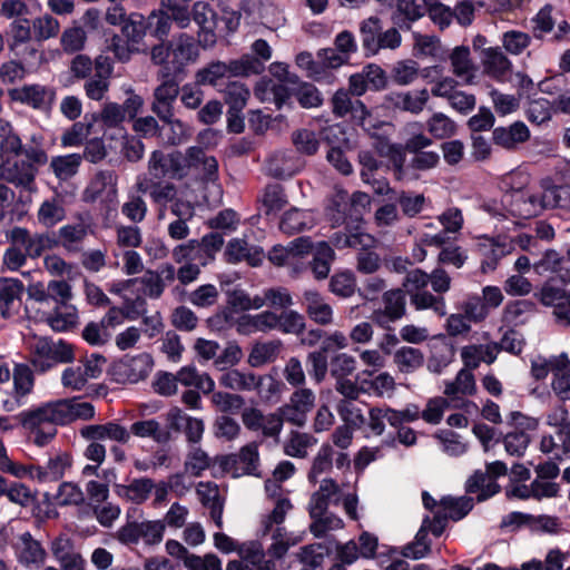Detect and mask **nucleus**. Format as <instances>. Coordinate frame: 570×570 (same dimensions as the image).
Returning a JSON list of instances; mask_svg holds the SVG:
<instances>
[{
	"label": "nucleus",
	"instance_id": "nucleus-1",
	"mask_svg": "<svg viewBox=\"0 0 570 570\" xmlns=\"http://www.w3.org/2000/svg\"><path fill=\"white\" fill-rule=\"evenodd\" d=\"M199 39L181 32L173 40L159 41L150 47L149 59L153 66L161 68L165 76L173 73L179 76L185 72L189 63L199 57Z\"/></svg>",
	"mask_w": 570,
	"mask_h": 570
},
{
	"label": "nucleus",
	"instance_id": "nucleus-2",
	"mask_svg": "<svg viewBox=\"0 0 570 570\" xmlns=\"http://www.w3.org/2000/svg\"><path fill=\"white\" fill-rule=\"evenodd\" d=\"M160 83L154 89L151 111L173 129L178 128L179 134L175 137H168L167 144L170 146L180 145L188 136L184 122L175 117V102L180 94L178 81L173 73H165L159 68L157 72Z\"/></svg>",
	"mask_w": 570,
	"mask_h": 570
},
{
	"label": "nucleus",
	"instance_id": "nucleus-3",
	"mask_svg": "<svg viewBox=\"0 0 570 570\" xmlns=\"http://www.w3.org/2000/svg\"><path fill=\"white\" fill-rule=\"evenodd\" d=\"M82 439L89 441L85 450V456L95 462L97 465L102 464L106 459V446L99 441L110 440L120 444H126L130 441V434L126 426L109 421L104 424H89L79 430Z\"/></svg>",
	"mask_w": 570,
	"mask_h": 570
},
{
	"label": "nucleus",
	"instance_id": "nucleus-4",
	"mask_svg": "<svg viewBox=\"0 0 570 570\" xmlns=\"http://www.w3.org/2000/svg\"><path fill=\"white\" fill-rule=\"evenodd\" d=\"M75 348L63 340L38 337L30 347L29 362L37 372L45 373L58 364L71 363Z\"/></svg>",
	"mask_w": 570,
	"mask_h": 570
},
{
	"label": "nucleus",
	"instance_id": "nucleus-5",
	"mask_svg": "<svg viewBox=\"0 0 570 570\" xmlns=\"http://www.w3.org/2000/svg\"><path fill=\"white\" fill-rule=\"evenodd\" d=\"M313 245L308 238L298 237L287 245L273 246L267 258L276 267H286L294 275L301 274L306 268V257L312 253Z\"/></svg>",
	"mask_w": 570,
	"mask_h": 570
},
{
	"label": "nucleus",
	"instance_id": "nucleus-6",
	"mask_svg": "<svg viewBox=\"0 0 570 570\" xmlns=\"http://www.w3.org/2000/svg\"><path fill=\"white\" fill-rule=\"evenodd\" d=\"M176 276V268L173 264H163L159 271L147 269L139 278L126 279L111 288V292L120 293L122 289L139 283L145 296L157 299L166 288L167 283H173Z\"/></svg>",
	"mask_w": 570,
	"mask_h": 570
},
{
	"label": "nucleus",
	"instance_id": "nucleus-7",
	"mask_svg": "<svg viewBox=\"0 0 570 570\" xmlns=\"http://www.w3.org/2000/svg\"><path fill=\"white\" fill-rule=\"evenodd\" d=\"M105 363L106 358L100 354L86 356L77 365L68 366L62 371V386L73 392L82 391L89 380L100 376Z\"/></svg>",
	"mask_w": 570,
	"mask_h": 570
},
{
	"label": "nucleus",
	"instance_id": "nucleus-8",
	"mask_svg": "<svg viewBox=\"0 0 570 570\" xmlns=\"http://www.w3.org/2000/svg\"><path fill=\"white\" fill-rule=\"evenodd\" d=\"M136 189L139 193L148 194L151 202L160 207L159 218L165 216V208L169 205L170 212L176 203H190L178 196V187L171 181H164L160 179L145 178L138 180Z\"/></svg>",
	"mask_w": 570,
	"mask_h": 570
},
{
	"label": "nucleus",
	"instance_id": "nucleus-9",
	"mask_svg": "<svg viewBox=\"0 0 570 570\" xmlns=\"http://www.w3.org/2000/svg\"><path fill=\"white\" fill-rule=\"evenodd\" d=\"M165 523L161 520H147L142 522H129L117 532V539L124 544H134L142 540L148 546H155L163 541Z\"/></svg>",
	"mask_w": 570,
	"mask_h": 570
},
{
	"label": "nucleus",
	"instance_id": "nucleus-10",
	"mask_svg": "<svg viewBox=\"0 0 570 570\" xmlns=\"http://www.w3.org/2000/svg\"><path fill=\"white\" fill-rule=\"evenodd\" d=\"M482 75L494 82H507L513 73V62L501 47H487L480 52Z\"/></svg>",
	"mask_w": 570,
	"mask_h": 570
},
{
	"label": "nucleus",
	"instance_id": "nucleus-11",
	"mask_svg": "<svg viewBox=\"0 0 570 570\" xmlns=\"http://www.w3.org/2000/svg\"><path fill=\"white\" fill-rule=\"evenodd\" d=\"M37 167L23 159H11L0 154V179L27 190L32 188Z\"/></svg>",
	"mask_w": 570,
	"mask_h": 570
},
{
	"label": "nucleus",
	"instance_id": "nucleus-12",
	"mask_svg": "<svg viewBox=\"0 0 570 570\" xmlns=\"http://www.w3.org/2000/svg\"><path fill=\"white\" fill-rule=\"evenodd\" d=\"M383 308L373 311L372 321L386 328L390 323L401 320L406 313L405 293L402 288H393L383 293Z\"/></svg>",
	"mask_w": 570,
	"mask_h": 570
},
{
	"label": "nucleus",
	"instance_id": "nucleus-13",
	"mask_svg": "<svg viewBox=\"0 0 570 570\" xmlns=\"http://www.w3.org/2000/svg\"><path fill=\"white\" fill-rule=\"evenodd\" d=\"M476 393V382L472 370L464 366L461 368L453 381L446 382L443 394L452 403L453 407H462L470 402L465 397L473 396Z\"/></svg>",
	"mask_w": 570,
	"mask_h": 570
},
{
	"label": "nucleus",
	"instance_id": "nucleus-14",
	"mask_svg": "<svg viewBox=\"0 0 570 570\" xmlns=\"http://www.w3.org/2000/svg\"><path fill=\"white\" fill-rule=\"evenodd\" d=\"M452 76L468 86L476 83L478 65L473 60L469 46L460 45L451 49L448 56Z\"/></svg>",
	"mask_w": 570,
	"mask_h": 570
},
{
	"label": "nucleus",
	"instance_id": "nucleus-15",
	"mask_svg": "<svg viewBox=\"0 0 570 570\" xmlns=\"http://www.w3.org/2000/svg\"><path fill=\"white\" fill-rule=\"evenodd\" d=\"M533 271L541 276L552 275L561 284H570V261L556 249H547L533 264Z\"/></svg>",
	"mask_w": 570,
	"mask_h": 570
},
{
	"label": "nucleus",
	"instance_id": "nucleus-16",
	"mask_svg": "<svg viewBox=\"0 0 570 570\" xmlns=\"http://www.w3.org/2000/svg\"><path fill=\"white\" fill-rule=\"evenodd\" d=\"M153 365V358L147 353L128 357L116 365V381L119 383H138L144 381L151 372Z\"/></svg>",
	"mask_w": 570,
	"mask_h": 570
},
{
	"label": "nucleus",
	"instance_id": "nucleus-17",
	"mask_svg": "<svg viewBox=\"0 0 570 570\" xmlns=\"http://www.w3.org/2000/svg\"><path fill=\"white\" fill-rule=\"evenodd\" d=\"M50 551L62 570H85V559L75 547V541L61 533L50 543Z\"/></svg>",
	"mask_w": 570,
	"mask_h": 570
},
{
	"label": "nucleus",
	"instance_id": "nucleus-18",
	"mask_svg": "<svg viewBox=\"0 0 570 570\" xmlns=\"http://www.w3.org/2000/svg\"><path fill=\"white\" fill-rule=\"evenodd\" d=\"M20 424L27 430H38L43 424H62L60 400L24 411L18 415Z\"/></svg>",
	"mask_w": 570,
	"mask_h": 570
},
{
	"label": "nucleus",
	"instance_id": "nucleus-19",
	"mask_svg": "<svg viewBox=\"0 0 570 570\" xmlns=\"http://www.w3.org/2000/svg\"><path fill=\"white\" fill-rule=\"evenodd\" d=\"M196 494L203 507L209 510V515L215 524L222 528L225 498L220 494L218 484L212 481L198 482Z\"/></svg>",
	"mask_w": 570,
	"mask_h": 570
},
{
	"label": "nucleus",
	"instance_id": "nucleus-20",
	"mask_svg": "<svg viewBox=\"0 0 570 570\" xmlns=\"http://www.w3.org/2000/svg\"><path fill=\"white\" fill-rule=\"evenodd\" d=\"M193 19L199 26L198 38L202 47L208 48L216 43L214 29L216 27V12L204 1L193 6Z\"/></svg>",
	"mask_w": 570,
	"mask_h": 570
},
{
	"label": "nucleus",
	"instance_id": "nucleus-21",
	"mask_svg": "<svg viewBox=\"0 0 570 570\" xmlns=\"http://www.w3.org/2000/svg\"><path fill=\"white\" fill-rule=\"evenodd\" d=\"M13 100L29 105L35 109H49L55 100L56 92L53 89L35 83L23 86L10 91Z\"/></svg>",
	"mask_w": 570,
	"mask_h": 570
},
{
	"label": "nucleus",
	"instance_id": "nucleus-22",
	"mask_svg": "<svg viewBox=\"0 0 570 570\" xmlns=\"http://www.w3.org/2000/svg\"><path fill=\"white\" fill-rule=\"evenodd\" d=\"M342 487L332 478L320 481L318 488L311 494L307 510H330V504L341 501Z\"/></svg>",
	"mask_w": 570,
	"mask_h": 570
},
{
	"label": "nucleus",
	"instance_id": "nucleus-23",
	"mask_svg": "<svg viewBox=\"0 0 570 570\" xmlns=\"http://www.w3.org/2000/svg\"><path fill=\"white\" fill-rule=\"evenodd\" d=\"M305 311L308 317L318 325H330L333 323V307L317 291H305L303 294Z\"/></svg>",
	"mask_w": 570,
	"mask_h": 570
},
{
	"label": "nucleus",
	"instance_id": "nucleus-24",
	"mask_svg": "<svg viewBox=\"0 0 570 570\" xmlns=\"http://www.w3.org/2000/svg\"><path fill=\"white\" fill-rule=\"evenodd\" d=\"M424 353L413 346H401L393 353V364L396 372L403 376L413 375L424 365Z\"/></svg>",
	"mask_w": 570,
	"mask_h": 570
},
{
	"label": "nucleus",
	"instance_id": "nucleus-25",
	"mask_svg": "<svg viewBox=\"0 0 570 570\" xmlns=\"http://www.w3.org/2000/svg\"><path fill=\"white\" fill-rule=\"evenodd\" d=\"M91 232V226L83 222L67 224L58 229L56 239L58 246H62L68 253H78L81 249V244Z\"/></svg>",
	"mask_w": 570,
	"mask_h": 570
},
{
	"label": "nucleus",
	"instance_id": "nucleus-26",
	"mask_svg": "<svg viewBox=\"0 0 570 570\" xmlns=\"http://www.w3.org/2000/svg\"><path fill=\"white\" fill-rule=\"evenodd\" d=\"M497 357L498 347L495 342L466 345L461 350L464 366L472 371L478 368L481 363L492 364Z\"/></svg>",
	"mask_w": 570,
	"mask_h": 570
},
{
	"label": "nucleus",
	"instance_id": "nucleus-27",
	"mask_svg": "<svg viewBox=\"0 0 570 570\" xmlns=\"http://www.w3.org/2000/svg\"><path fill=\"white\" fill-rule=\"evenodd\" d=\"M307 511L311 518L308 530L315 538H325L330 532L344 528V521L330 510Z\"/></svg>",
	"mask_w": 570,
	"mask_h": 570
},
{
	"label": "nucleus",
	"instance_id": "nucleus-28",
	"mask_svg": "<svg viewBox=\"0 0 570 570\" xmlns=\"http://www.w3.org/2000/svg\"><path fill=\"white\" fill-rule=\"evenodd\" d=\"M67 217L62 197L53 196L45 199L37 210V222L45 228H53Z\"/></svg>",
	"mask_w": 570,
	"mask_h": 570
},
{
	"label": "nucleus",
	"instance_id": "nucleus-29",
	"mask_svg": "<svg viewBox=\"0 0 570 570\" xmlns=\"http://www.w3.org/2000/svg\"><path fill=\"white\" fill-rule=\"evenodd\" d=\"M540 198L535 190L518 191L511 202V213L519 218L529 219L543 212Z\"/></svg>",
	"mask_w": 570,
	"mask_h": 570
},
{
	"label": "nucleus",
	"instance_id": "nucleus-30",
	"mask_svg": "<svg viewBox=\"0 0 570 570\" xmlns=\"http://www.w3.org/2000/svg\"><path fill=\"white\" fill-rule=\"evenodd\" d=\"M170 213L175 216V220L168 225L169 237L175 240L186 239L190 234L188 222L195 215L194 205L191 203H176Z\"/></svg>",
	"mask_w": 570,
	"mask_h": 570
},
{
	"label": "nucleus",
	"instance_id": "nucleus-31",
	"mask_svg": "<svg viewBox=\"0 0 570 570\" xmlns=\"http://www.w3.org/2000/svg\"><path fill=\"white\" fill-rule=\"evenodd\" d=\"M283 344L278 340L255 343L247 356V364L253 368L262 367L275 362L282 351Z\"/></svg>",
	"mask_w": 570,
	"mask_h": 570
},
{
	"label": "nucleus",
	"instance_id": "nucleus-32",
	"mask_svg": "<svg viewBox=\"0 0 570 570\" xmlns=\"http://www.w3.org/2000/svg\"><path fill=\"white\" fill-rule=\"evenodd\" d=\"M118 183V177L112 170H99L90 180L88 186L82 193V200L85 203H95L99 199L102 194L110 189L114 194L116 193V187Z\"/></svg>",
	"mask_w": 570,
	"mask_h": 570
},
{
	"label": "nucleus",
	"instance_id": "nucleus-33",
	"mask_svg": "<svg viewBox=\"0 0 570 570\" xmlns=\"http://www.w3.org/2000/svg\"><path fill=\"white\" fill-rule=\"evenodd\" d=\"M530 138L528 127L523 122H514L510 127H498L493 130V141L505 149H514Z\"/></svg>",
	"mask_w": 570,
	"mask_h": 570
},
{
	"label": "nucleus",
	"instance_id": "nucleus-34",
	"mask_svg": "<svg viewBox=\"0 0 570 570\" xmlns=\"http://www.w3.org/2000/svg\"><path fill=\"white\" fill-rule=\"evenodd\" d=\"M317 440L307 432L292 430L283 443V452L291 458L304 460Z\"/></svg>",
	"mask_w": 570,
	"mask_h": 570
},
{
	"label": "nucleus",
	"instance_id": "nucleus-35",
	"mask_svg": "<svg viewBox=\"0 0 570 570\" xmlns=\"http://www.w3.org/2000/svg\"><path fill=\"white\" fill-rule=\"evenodd\" d=\"M540 449L558 460L570 456V429H556L553 433L542 436Z\"/></svg>",
	"mask_w": 570,
	"mask_h": 570
},
{
	"label": "nucleus",
	"instance_id": "nucleus-36",
	"mask_svg": "<svg viewBox=\"0 0 570 570\" xmlns=\"http://www.w3.org/2000/svg\"><path fill=\"white\" fill-rule=\"evenodd\" d=\"M257 374L250 371L228 368L222 373L219 384L227 390L237 392H252L255 389Z\"/></svg>",
	"mask_w": 570,
	"mask_h": 570
},
{
	"label": "nucleus",
	"instance_id": "nucleus-37",
	"mask_svg": "<svg viewBox=\"0 0 570 570\" xmlns=\"http://www.w3.org/2000/svg\"><path fill=\"white\" fill-rule=\"evenodd\" d=\"M284 383L271 374H257L255 381L256 395L265 404H275L281 401Z\"/></svg>",
	"mask_w": 570,
	"mask_h": 570
},
{
	"label": "nucleus",
	"instance_id": "nucleus-38",
	"mask_svg": "<svg viewBox=\"0 0 570 570\" xmlns=\"http://www.w3.org/2000/svg\"><path fill=\"white\" fill-rule=\"evenodd\" d=\"M18 560L26 564L43 563L47 557L46 550L40 542L35 540L30 533L21 534L17 546Z\"/></svg>",
	"mask_w": 570,
	"mask_h": 570
},
{
	"label": "nucleus",
	"instance_id": "nucleus-39",
	"mask_svg": "<svg viewBox=\"0 0 570 570\" xmlns=\"http://www.w3.org/2000/svg\"><path fill=\"white\" fill-rule=\"evenodd\" d=\"M173 151L166 154L163 150H154L148 159V173L153 179H161L164 177H170L176 179V169Z\"/></svg>",
	"mask_w": 570,
	"mask_h": 570
},
{
	"label": "nucleus",
	"instance_id": "nucleus-40",
	"mask_svg": "<svg viewBox=\"0 0 570 570\" xmlns=\"http://www.w3.org/2000/svg\"><path fill=\"white\" fill-rule=\"evenodd\" d=\"M178 383L186 387L194 386L204 394L215 390V382L207 373H199L194 366H184L176 373Z\"/></svg>",
	"mask_w": 570,
	"mask_h": 570
},
{
	"label": "nucleus",
	"instance_id": "nucleus-41",
	"mask_svg": "<svg viewBox=\"0 0 570 570\" xmlns=\"http://www.w3.org/2000/svg\"><path fill=\"white\" fill-rule=\"evenodd\" d=\"M190 151V160L194 167L193 171H196L197 176H200L203 180H215L218 174L216 158L207 155L205 150L198 146H191Z\"/></svg>",
	"mask_w": 570,
	"mask_h": 570
},
{
	"label": "nucleus",
	"instance_id": "nucleus-42",
	"mask_svg": "<svg viewBox=\"0 0 570 570\" xmlns=\"http://www.w3.org/2000/svg\"><path fill=\"white\" fill-rule=\"evenodd\" d=\"M154 488L155 482L153 479L139 478L134 479L126 485H120L118 493L135 504H141L148 500Z\"/></svg>",
	"mask_w": 570,
	"mask_h": 570
},
{
	"label": "nucleus",
	"instance_id": "nucleus-43",
	"mask_svg": "<svg viewBox=\"0 0 570 570\" xmlns=\"http://www.w3.org/2000/svg\"><path fill=\"white\" fill-rule=\"evenodd\" d=\"M334 259L335 253L333 248L326 242L318 243L313 259L309 263L314 277L320 281L327 278Z\"/></svg>",
	"mask_w": 570,
	"mask_h": 570
},
{
	"label": "nucleus",
	"instance_id": "nucleus-44",
	"mask_svg": "<svg viewBox=\"0 0 570 570\" xmlns=\"http://www.w3.org/2000/svg\"><path fill=\"white\" fill-rule=\"evenodd\" d=\"M382 29V21L379 17L372 16L363 20L360 24L362 46L367 56L379 53V38Z\"/></svg>",
	"mask_w": 570,
	"mask_h": 570
},
{
	"label": "nucleus",
	"instance_id": "nucleus-45",
	"mask_svg": "<svg viewBox=\"0 0 570 570\" xmlns=\"http://www.w3.org/2000/svg\"><path fill=\"white\" fill-rule=\"evenodd\" d=\"M242 475H259V443L252 441L236 452Z\"/></svg>",
	"mask_w": 570,
	"mask_h": 570
},
{
	"label": "nucleus",
	"instance_id": "nucleus-46",
	"mask_svg": "<svg viewBox=\"0 0 570 570\" xmlns=\"http://www.w3.org/2000/svg\"><path fill=\"white\" fill-rule=\"evenodd\" d=\"M534 303L522 299L509 303L503 311L502 321L512 326H520L529 322L534 313Z\"/></svg>",
	"mask_w": 570,
	"mask_h": 570
},
{
	"label": "nucleus",
	"instance_id": "nucleus-47",
	"mask_svg": "<svg viewBox=\"0 0 570 570\" xmlns=\"http://www.w3.org/2000/svg\"><path fill=\"white\" fill-rule=\"evenodd\" d=\"M13 397L18 404L30 394L35 386V375L27 364H16L12 372Z\"/></svg>",
	"mask_w": 570,
	"mask_h": 570
},
{
	"label": "nucleus",
	"instance_id": "nucleus-48",
	"mask_svg": "<svg viewBox=\"0 0 570 570\" xmlns=\"http://www.w3.org/2000/svg\"><path fill=\"white\" fill-rule=\"evenodd\" d=\"M334 449L331 444H323L316 455L313 458L311 468L307 472L308 482L316 484L318 478L331 471L333 468Z\"/></svg>",
	"mask_w": 570,
	"mask_h": 570
},
{
	"label": "nucleus",
	"instance_id": "nucleus-49",
	"mask_svg": "<svg viewBox=\"0 0 570 570\" xmlns=\"http://www.w3.org/2000/svg\"><path fill=\"white\" fill-rule=\"evenodd\" d=\"M24 291L23 283L18 278H0V305L11 316L12 306L21 299Z\"/></svg>",
	"mask_w": 570,
	"mask_h": 570
},
{
	"label": "nucleus",
	"instance_id": "nucleus-50",
	"mask_svg": "<svg viewBox=\"0 0 570 570\" xmlns=\"http://www.w3.org/2000/svg\"><path fill=\"white\" fill-rule=\"evenodd\" d=\"M410 304L416 311L430 309L439 316H444L446 314L444 298L426 289L416 291L414 294L410 295Z\"/></svg>",
	"mask_w": 570,
	"mask_h": 570
},
{
	"label": "nucleus",
	"instance_id": "nucleus-51",
	"mask_svg": "<svg viewBox=\"0 0 570 570\" xmlns=\"http://www.w3.org/2000/svg\"><path fill=\"white\" fill-rule=\"evenodd\" d=\"M469 493L479 492L478 500L483 501L500 491V485L487 472L476 471L466 482Z\"/></svg>",
	"mask_w": 570,
	"mask_h": 570
},
{
	"label": "nucleus",
	"instance_id": "nucleus-52",
	"mask_svg": "<svg viewBox=\"0 0 570 570\" xmlns=\"http://www.w3.org/2000/svg\"><path fill=\"white\" fill-rule=\"evenodd\" d=\"M62 424L76 420H91L95 416V407L89 402H76L73 400H60Z\"/></svg>",
	"mask_w": 570,
	"mask_h": 570
},
{
	"label": "nucleus",
	"instance_id": "nucleus-53",
	"mask_svg": "<svg viewBox=\"0 0 570 570\" xmlns=\"http://www.w3.org/2000/svg\"><path fill=\"white\" fill-rule=\"evenodd\" d=\"M293 503L288 498L278 497L273 510L262 521L263 533L268 534L276 527H283L286 515L293 510Z\"/></svg>",
	"mask_w": 570,
	"mask_h": 570
},
{
	"label": "nucleus",
	"instance_id": "nucleus-54",
	"mask_svg": "<svg viewBox=\"0 0 570 570\" xmlns=\"http://www.w3.org/2000/svg\"><path fill=\"white\" fill-rule=\"evenodd\" d=\"M210 402L223 415L238 413L245 406V399L240 394L225 391L214 390Z\"/></svg>",
	"mask_w": 570,
	"mask_h": 570
},
{
	"label": "nucleus",
	"instance_id": "nucleus-55",
	"mask_svg": "<svg viewBox=\"0 0 570 570\" xmlns=\"http://www.w3.org/2000/svg\"><path fill=\"white\" fill-rule=\"evenodd\" d=\"M131 433L138 438H151L157 443H166L169 441L168 432H165L160 423L156 420H144L134 422L130 426Z\"/></svg>",
	"mask_w": 570,
	"mask_h": 570
},
{
	"label": "nucleus",
	"instance_id": "nucleus-56",
	"mask_svg": "<svg viewBox=\"0 0 570 570\" xmlns=\"http://www.w3.org/2000/svg\"><path fill=\"white\" fill-rule=\"evenodd\" d=\"M81 159L79 154L57 156L51 159L50 167L58 179L67 180L77 174Z\"/></svg>",
	"mask_w": 570,
	"mask_h": 570
},
{
	"label": "nucleus",
	"instance_id": "nucleus-57",
	"mask_svg": "<svg viewBox=\"0 0 570 570\" xmlns=\"http://www.w3.org/2000/svg\"><path fill=\"white\" fill-rule=\"evenodd\" d=\"M272 543L268 547V554L275 559H283L288 549L297 543V540L285 527H276L269 532Z\"/></svg>",
	"mask_w": 570,
	"mask_h": 570
},
{
	"label": "nucleus",
	"instance_id": "nucleus-58",
	"mask_svg": "<svg viewBox=\"0 0 570 570\" xmlns=\"http://www.w3.org/2000/svg\"><path fill=\"white\" fill-rule=\"evenodd\" d=\"M440 507L444 511L443 517L445 519L458 521L464 518L472 510L473 501L468 497H445L440 501Z\"/></svg>",
	"mask_w": 570,
	"mask_h": 570
},
{
	"label": "nucleus",
	"instance_id": "nucleus-59",
	"mask_svg": "<svg viewBox=\"0 0 570 570\" xmlns=\"http://www.w3.org/2000/svg\"><path fill=\"white\" fill-rule=\"evenodd\" d=\"M227 76L234 77H248L250 75H258L263 71V63L250 56H243L240 59L230 60L225 62Z\"/></svg>",
	"mask_w": 570,
	"mask_h": 570
},
{
	"label": "nucleus",
	"instance_id": "nucleus-60",
	"mask_svg": "<svg viewBox=\"0 0 570 570\" xmlns=\"http://www.w3.org/2000/svg\"><path fill=\"white\" fill-rule=\"evenodd\" d=\"M262 206L266 215L277 214L287 204V197L281 185H268L262 195Z\"/></svg>",
	"mask_w": 570,
	"mask_h": 570
},
{
	"label": "nucleus",
	"instance_id": "nucleus-61",
	"mask_svg": "<svg viewBox=\"0 0 570 570\" xmlns=\"http://www.w3.org/2000/svg\"><path fill=\"white\" fill-rule=\"evenodd\" d=\"M212 464L208 453L199 446L193 448L184 462V471L193 476H200Z\"/></svg>",
	"mask_w": 570,
	"mask_h": 570
},
{
	"label": "nucleus",
	"instance_id": "nucleus-62",
	"mask_svg": "<svg viewBox=\"0 0 570 570\" xmlns=\"http://www.w3.org/2000/svg\"><path fill=\"white\" fill-rule=\"evenodd\" d=\"M225 102L229 106V114L240 111L247 104L249 90L238 81L229 82L225 88Z\"/></svg>",
	"mask_w": 570,
	"mask_h": 570
},
{
	"label": "nucleus",
	"instance_id": "nucleus-63",
	"mask_svg": "<svg viewBox=\"0 0 570 570\" xmlns=\"http://www.w3.org/2000/svg\"><path fill=\"white\" fill-rule=\"evenodd\" d=\"M426 129L433 137L444 139L455 134L456 126L446 115L435 112L426 121Z\"/></svg>",
	"mask_w": 570,
	"mask_h": 570
},
{
	"label": "nucleus",
	"instance_id": "nucleus-64",
	"mask_svg": "<svg viewBox=\"0 0 570 570\" xmlns=\"http://www.w3.org/2000/svg\"><path fill=\"white\" fill-rule=\"evenodd\" d=\"M312 223L308 213L298 208L287 210L279 223V228L286 234H295L302 232Z\"/></svg>",
	"mask_w": 570,
	"mask_h": 570
}]
</instances>
